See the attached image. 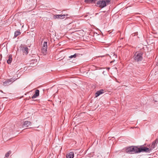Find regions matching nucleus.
<instances>
[{"instance_id": "7ed1b4c3", "label": "nucleus", "mask_w": 158, "mask_h": 158, "mask_svg": "<svg viewBox=\"0 0 158 158\" xmlns=\"http://www.w3.org/2000/svg\"><path fill=\"white\" fill-rule=\"evenodd\" d=\"M137 151L136 152L137 153H139L141 152H150L151 151V149H149L147 147H141L138 148L136 147Z\"/></svg>"}, {"instance_id": "f8f14e48", "label": "nucleus", "mask_w": 158, "mask_h": 158, "mask_svg": "<svg viewBox=\"0 0 158 158\" xmlns=\"http://www.w3.org/2000/svg\"><path fill=\"white\" fill-rule=\"evenodd\" d=\"M74 156V154L73 152H70L66 155L67 158H73Z\"/></svg>"}, {"instance_id": "1a4fd4ad", "label": "nucleus", "mask_w": 158, "mask_h": 158, "mask_svg": "<svg viewBox=\"0 0 158 158\" xmlns=\"http://www.w3.org/2000/svg\"><path fill=\"white\" fill-rule=\"evenodd\" d=\"M158 142V139H155V140L154 141L152 142V143L151 146V148L150 149H151V150H152V149H153L155 148L156 145Z\"/></svg>"}, {"instance_id": "9b49d317", "label": "nucleus", "mask_w": 158, "mask_h": 158, "mask_svg": "<svg viewBox=\"0 0 158 158\" xmlns=\"http://www.w3.org/2000/svg\"><path fill=\"white\" fill-rule=\"evenodd\" d=\"M104 93V90L103 89H101L97 91L95 93V97H97L99 96L100 94Z\"/></svg>"}, {"instance_id": "6ab92c4d", "label": "nucleus", "mask_w": 158, "mask_h": 158, "mask_svg": "<svg viewBox=\"0 0 158 158\" xmlns=\"http://www.w3.org/2000/svg\"><path fill=\"white\" fill-rule=\"evenodd\" d=\"M65 15H60V17L61 19H64L65 18Z\"/></svg>"}, {"instance_id": "2eb2a0df", "label": "nucleus", "mask_w": 158, "mask_h": 158, "mask_svg": "<svg viewBox=\"0 0 158 158\" xmlns=\"http://www.w3.org/2000/svg\"><path fill=\"white\" fill-rule=\"evenodd\" d=\"M53 18L54 19H61L60 17V15H54L53 16Z\"/></svg>"}, {"instance_id": "a211bd4d", "label": "nucleus", "mask_w": 158, "mask_h": 158, "mask_svg": "<svg viewBox=\"0 0 158 158\" xmlns=\"http://www.w3.org/2000/svg\"><path fill=\"white\" fill-rule=\"evenodd\" d=\"M102 1H105V2L107 4H108V3L110 2V0H102Z\"/></svg>"}, {"instance_id": "f03ea898", "label": "nucleus", "mask_w": 158, "mask_h": 158, "mask_svg": "<svg viewBox=\"0 0 158 158\" xmlns=\"http://www.w3.org/2000/svg\"><path fill=\"white\" fill-rule=\"evenodd\" d=\"M17 79L15 78H12L6 80L5 81L3 82V85L5 86H8L11 84L14 81H15Z\"/></svg>"}, {"instance_id": "20e7f679", "label": "nucleus", "mask_w": 158, "mask_h": 158, "mask_svg": "<svg viewBox=\"0 0 158 158\" xmlns=\"http://www.w3.org/2000/svg\"><path fill=\"white\" fill-rule=\"evenodd\" d=\"M136 149V147H130L126 149V152L129 154L137 153Z\"/></svg>"}, {"instance_id": "9d476101", "label": "nucleus", "mask_w": 158, "mask_h": 158, "mask_svg": "<svg viewBox=\"0 0 158 158\" xmlns=\"http://www.w3.org/2000/svg\"><path fill=\"white\" fill-rule=\"evenodd\" d=\"M39 90L38 89H36L35 92V94L32 97V99L35 98L37 97L39 95Z\"/></svg>"}, {"instance_id": "dca6fc26", "label": "nucleus", "mask_w": 158, "mask_h": 158, "mask_svg": "<svg viewBox=\"0 0 158 158\" xmlns=\"http://www.w3.org/2000/svg\"><path fill=\"white\" fill-rule=\"evenodd\" d=\"M77 54L76 53H75L73 55H71L69 56V57L70 58H75L77 57Z\"/></svg>"}, {"instance_id": "4468645a", "label": "nucleus", "mask_w": 158, "mask_h": 158, "mask_svg": "<svg viewBox=\"0 0 158 158\" xmlns=\"http://www.w3.org/2000/svg\"><path fill=\"white\" fill-rule=\"evenodd\" d=\"M21 34L20 30H17L15 31V32L14 37L16 38L17 36L20 35Z\"/></svg>"}, {"instance_id": "4be33fe9", "label": "nucleus", "mask_w": 158, "mask_h": 158, "mask_svg": "<svg viewBox=\"0 0 158 158\" xmlns=\"http://www.w3.org/2000/svg\"><path fill=\"white\" fill-rule=\"evenodd\" d=\"M112 61H111V62H110V63H112Z\"/></svg>"}, {"instance_id": "39448f33", "label": "nucleus", "mask_w": 158, "mask_h": 158, "mask_svg": "<svg viewBox=\"0 0 158 158\" xmlns=\"http://www.w3.org/2000/svg\"><path fill=\"white\" fill-rule=\"evenodd\" d=\"M97 4L98 6L101 8H103L107 5L106 3L102 0H99L97 2Z\"/></svg>"}, {"instance_id": "f257e3e1", "label": "nucleus", "mask_w": 158, "mask_h": 158, "mask_svg": "<svg viewBox=\"0 0 158 158\" xmlns=\"http://www.w3.org/2000/svg\"><path fill=\"white\" fill-rule=\"evenodd\" d=\"M143 53L140 52H137L135 54L133 58L135 61H140L143 59Z\"/></svg>"}, {"instance_id": "0eeeda50", "label": "nucleus", "mask_w": 158, "mask_h": 158, "mask_svg": "<svg viewBox=\"0 0 158 158\" xmlns=\"http://www.w3.org/2000/svg\"><path fill=\"white\" fill-rule=\"evenodd\" d=\"M21 50L22 52L27 55L28 53V48L26 46H21Z\"/></svg>"}, {"instance_id": "aec40b11", "label": "nucleus", "mask_w": 158, "mask_h": 158, "mask_svg": "<svg viewBox=\"0 0 158 158\" xmlns=\"http://www.w3.org/2000/svg\"><path fill=\"white\" fill-rule=\"evenodd\" d=\"M110 69V68H108V69L109 70V69Z\"/></svg>"}, {"instance_id": "423d86ee", "label": "nucleus", "mask_w": 158, "mask_h": 158, "mask_svg": "<svg viewBox=\"0 0 158 158\" xmlns=\"http://www.w3.org/2000/svg\"><path fill=\"white\" fill-rule=\"evenodd\" d=\"M47 44V42H44L41 49L42 52L44 55L46 54L47 52V49L48 48Z\"/></svg>"}, {"instance_id": "f3484780", "label": "nucleus", "mask_w": 158, "mask_h": 158, "mask_svg": "<svg viewBox=\"0 0 158 158\" xmlns=\"http://www.w3.org/2000/svg\"><path fill=\"white\" fill-rule=\"evenodd\" d=\"M11 153V151H9L8 152H7L5 156V157H7L9 156L10 154Z\"/></svg>"}, {"instance_id": "6e6552de", "label": "nucleus", "mask_w": 158, "mask_h": 158, "mask_svg": "<svg viewBox=\"0 0 158 158\" xmlns=\"http://www.w3.org/2000/svg\"><path fill=\"white\" fill-rule=\"evenodd\" d=\"M31 123L30 121H25L23 125V127H27L31 126Z\"/></svg>"}, {"instance_id": "ddd939ff", "label": "nucleus", "mask_w": 158, "mask_h": 158, "mask_svg": "<svg viewBox=\"0 0 158 158\" xmlns=\"http://www.w3.org/2000/svg\"><path fill=\"white\" fill-rule=\"evenodd\" d=\"M12 56L11 55H9L8 57V59L7 60V62L9 64H10L12 61Z\"/></svg>"}, {"instance_id": "412c9836", "label": "nucleus", "mask_w": 158, "mask_h": 158, "mask_svg": "<svg viewBox=\"0 0 158 158\" xmlns=\"http://www.w3.org/2000/svg\"><path fill=\"white\" fill-rule=\"evenodd\" d=\"M102 56H101V57H102Z\"/></svg>"}]
</instances>
